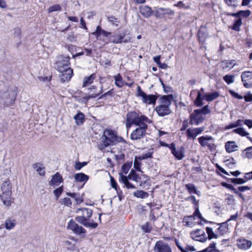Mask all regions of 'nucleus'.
<instances>
[{"instance_id":"nucleus-1","label":"nucleus","mask_w":252,"mask_h":252,"mask_svg":"<svg viewBox=\"0 0 252 252\" xmlns=\"http://www.w3.org/2000/svg\"><path fill=\"white\" fill-rule=\"evenodd\" d=\"M151 123V121L144 115L134 111L128 113L126 115V126L127 128L129 127L132 124L138 126V127L131 134V139L136 140L143 137L148 128L147 124Z\"/></svg>"},{"instance_id":"nucleus-2","label":"nucleus","mask_w":252,"mask_h":252,"mask_svg":"<svg viewBox=\"0 0 252 252\" xmlns=\"http://www.w3.org/2000/svg\"><path fill=\"white\" fill-rule=\"evenodd\" d=\"M102 140L98 145L100 150H102L110 145H116L121 142H125L122 137L117 135L115 132L111 129H106L104 131Z\"/></svg>"},{"instance_id":"nucleus-3","label":"nucleus","mask_w":252,"mask_h":252,"mask_svg":"<svg viewBox=\"0 0 252 252\" xmlns=\"http://www.w3.org/2000/svg\"><path fill=\"white\" fill-rule=\"evenodd\" d=\"M76 213L79 214V216L75 218V221L84 225L86 227L95 228L97 226V223L89 222L93 215V211L91 209L85 208L78 209L76 211Z\"/></svg>"},{"instance_id":"nucleus-4","label":"nucleus","mask_w":252,"mask_h":252,"mask_svg":"<svg viewBox=\"0 0 252 252\" xmlns=\"http://www.w3.org/2000/svg\"><path fill=\"white\" fill-rule=\"evenodd\" d=\"M2 193L0 197L4 205L9 207L11 205L12 187L9 181H4L1 187Z\"/></svg>"},{"instance_id":"nucleus-5","label":"nucleus","mask_w":252,"mask_h":252,"mask_svg":"<svg viewBox=\"0 0 252 252\" xmlns=\"http://www.w3.org/2000/svg\"><path fill=\"white\" fill-rule=\"evenodd\" d=\"M119 181L123 183L127 189H135V186L128 181V179L134 181L136 182H139L141 178L137 174L135 171L131 169L127 176L123 174V173H119Z\"/></svg>"},{"instance_id":"nucleus-6","label":"nucleus","mask_w":252,"mask_h":252,"mask_svg":"<svg viewBox=\"0 0 252 252\" xmlns=\"http://www.w3.org/2000/svg\"><path fill=\"white\" fill-rule=\"evenodd\" d=\"M171 102L167 96H162L160 100V104L157 106L156 110L159 116L169 115L171 111L169 108Z\"/></svg>"},{"instance_id":"nucleus-7","label":"nucleus","mask_w":252,"mask_h":252,"mask_svg":"<svg viewBox=\"0 0 252 252\" xmlns=\"http://www.w3.org/2000/svg\"><path fill=\"white\" fill-rule=\"evenodd\" d=\"M70 57L69 56H59L56 58L55 63V68L59 71L64 69L63 68L66 67L69 64Z\"/></svg>"},{"instance_id":"nucleus-8","label":"nucleus","mask_w":252,"mask_h":252,"mask_svg":"<svg viewBox=\"0 0 252 252\" xmlns=\"http://www.w3.org/2000/svg\"><path fill=\"white\" fill-rule=\"evenodd\" d=\"M137 96L141 97L143 103L148 104H155L156 103L157 97L153 94L147 95L143 92L140 86L137 87Z\"/></svg>"},{"instance_id":"nucleus-9","label":"nucleus","mask_w":252,"mask_h":252,"mask_svg":"<svg viewBox=\"0 0 252 252\" xmlns=\"http://www.w3.org/2000/svg\"><path fill=\"white\" fill-rule=\"evenodd\" d=\"M67 228L78 235H84L86 232V230L82 226L79 225L73 220H70L68 222Z\"/></svg>"},{"instance_id":"nucleus-10","label":"nucleus","mask_w":252,"mask_h":252,"mask_svg":"<svg viewBox=\"0 0 252 252\" xmlns=\"http://www.w3.org/2000/svg\"><path fill=\"white\" fill-rule=\"evenodd\" d=\"M154 250V252H172V249L170 246L161 241L157 242Z\"/></svg>"},{"instance_id":"nucleus-11","label":"nucleus","mask_w":252,"mask_h":252,"mask_svg":"<svg viewBox=\"0 0 252 252\" xmlns=\"http://www.w3.org/2000/svg\"><path fill=\"white\" fill-rule=\"evenodd\" d=\"M204 130V128L203 127L193 128H189L187 129L186 131V136L188 139H195L196 136L201 134Z\"/></svg>"},{"instance_id":"nucleus-12","label":"nucleus","mask_w":252,"mask_h":252,"mask_svg":"<svg viewBox=\"0 0 252 252\" xmlns=\"http://www.w3.org/2000/svg\"><path fill=\"white\" fill-rule=\"evenodd\" d=\"M241 77L245 87L250 88L252 87V71H244Z\"/></svg>"},{"instance_id":"nucleus-13","label":"nucleus","mask_w":252,"mask_h":252,"mask_svg":"<svg viewBox=\"0 0 252 252\" xmlns=\"http://www.w3.org/2000/svg\"><path fill=\"white\" fill-rule=\"evenodd\" d=\"M190 124L191 125H198L201 123L204 120L198 110H194L193 112L190 115Z\"/></svg>"},{"instance_id":"nucleus-14","label":"nucleus","mask_w":252,"mask_h":252,"mask_svg":"<svg viewBox=\"0 0 252 252\" xmlns=\"http://www.w3.org/2000/svg\"><path fill=\"white\" fill-rule=\"evenodd\" d=\"M59 75L61 80L62 82L69 81L72 77L73 74V69L70 67L63 69L60 71Z\"/></svg>"},{"instance_id":"nucleus-15","label":"nucleus","mask_w":252,"mask_h":252,"mask_svg":"<svg viewBox=\"0 0 252 252\" xmlns=\"http://www.w3.org/2000/svg\"><path fill=\"white\" fill-rule=\"evenodd\" d=\"M130 38L129 37L125 38V36L122 34H114L110 37V41L116 44L122 42L127 43L130 42Z\"/></svg>"},{"instance_id":"nucleus-16","label":"nucleus","mask_w":252,"mask_h":252,"mask_svg":"<svg viewBox=\"0 0 252 252\" xmlns=\"http://www.w3.org/2000/svg\"><path fill=\"white\" fill-rule=\"evenodd\" d=\"M237 245L240 249L247 250L251 247L252 242L246 239L240 238L237 240Z\"/></svg>"},{"instance_id":"nucleus-17","label":"nucleus","mask_w":252,"mask_h":252,"mask_svg":"<svg viewBox=\"0 0 252 252\" xmlns=\"http://www.w3.org/2000/svg\"><path fill=\"white\" fill-rule=\"evenodd\" d=\"M237 65L236 61L234 60H225L220 63V66L222 70H229Z\"/></svg>"},{"instance_id":"nucleus-18","label":"nucleus","mask_w":252,"mask_h":252,"mask_svg":"<svg viewBox=\"0 0 252 252\" xmlns=\"http://www.w3.org/2000/svg\"><path fill=\"white\" fill-rule=\"evenodd\" d=\"M171 152L173 155L178 159H182L184 157V148L180 147V149H176L175 145L172 144L171 147Z\"/></svg>"},{"instance_id":"nucleus-19","label":"nucleus","mask_w":252,"mask_h":252,"mask_svg":"<svg viewBox=\"0 0 252 252\" xmlns=\"http://www.w3.org/2000/svg\"><path fill=\"white\" fill-rule=\"evenodd\" d=\"M17 224V221L15 219L8 217L5 220L4 227L8 230H10L15 228Z\"/></svg>"},{"instance_id":"nucleus-20","label":"nucleus","mask_w":252,"mask_h":252,"mask_svg":"<svg viewBox=\"0 0 252 252\" xmlns=\"http://www.w3.org/2000/svg\"><path fill=\"white\" fill-rule=\"evenodd\" d=\"M63 182L62 176L58 172H57L52 176V179L50 182V185L54 187L59 186Z\"/></svg>"},{"instance_id":"nucleus-21","label":"nucleus","mask_w":252,"mask_h":252,"mask_svg":"<svg viewBox=\"0 0 252 252\" xmlns=\"http://www.w3.org/2000/svg\"><path fill=\"white\" fill-rule=\"evenodd\" d=\"M213 138L209 136H203L199 137L198 140L199 143L202 147L207 146L208 148L211 149L212 145L208 143V141L212 140Z\"/></svg>"},{"instance_id":"nucleus-22","label":"nucleus","mask_w":252,"mask_h":252,"mask_svg":"<svg viewBox=\"0 0 252 252\" xmlns=\"http://www.w3.org/2000/svg\"><path fill=\"white\" fill-rule=\"evenodd\" d=\"M218 225H220V226L216 230L217 233L220 235H223L227 232L228 227L227 222L218 223Z\"/></svg>"},{"instance_id":"nucleus-23","label":"nucleus","mask_w":252,"mask_h":252,"mask_svg":"<svg viewBox=\"0 0 252 252\" xmlns=\"http://www.w3.org/2000/svg\"><path fill=\"white\" fill-rule=\"evenodd\" d=\"M139 10L140 13L145 17H150L153 13L151 8L145 5L141 6Z\"/></svg>"},{"instance_id":"nucleus-24","label":"nucleus","mask_w":252,"mask_h":252,"mask_svg":"<svg viewBox=\"0 0 252 252\" xmlns=\"http://www.w3.org/2000/svg\"><path fill=\"white\" fill-rule=\"evenodd\" d=\"M224 14L226 15H231L235 17H239L240 16L247 17L250 16L251 12L249 10L245 11L241 10L237 13H229L228 12H225L224 13Z\"/></svg>"},{"instance_id":"nucleus-25","label":"nucleus","mask_w":252,"mask_h":252,"mask_svg":"<svg viewBox=\"0 0 252 252\" xmlns=\"http://www.w3.org/2000/svg\"><path fill=\"white\" fill-rule=\"evenodd\" d=\"M220 96V93L218 92H215L212 93L205 94L202 96L203 99L207 101H212L217 99Z\"/></svg>"},{"instance_id":"nucleus-26","label":"nucleus","mask_w":252,"mask_h":252,"mask_svg":"<svg viewBox=\"0 0 252 252\" xmlns=\"http://www.w3.org/2000/svg\"><path fill=\"white\" fill-rule=\"evenodd\" d=\"M204 92V90L203 88H201L199 91L198 92L197 97L194 100V104L197 107L201 106L203 103L202 102V94Z\"/></svg>"},{"instance_id":"nucleus-27","label":"nucleus","mask_w":252,"mask_h":252,"mask_svg":"<svg viewBox=\"0 0 252 252\" xmlns=\"http://www.w3.org/2000/svg\"><path fill=\"white\" fill-rule=\"evenodd\" d=\"M74 178L75 181L78 182H86L89 179V176L83 173L75 174L74 175Z\"/></svg>"},{"instance_id":"nucleus-28","label":"nucleus","mask_w":252,"mask_h":252,"mask_svg":"<svg viewBox=\"0 0 252 252\" xmlns=\"http://www.w3.org/2000/svg\"><path fill=\"white\" fill-rule=\"evenodd\" d=\"M95 74L93 73L89 76L85 77L83 79V87H86L91 84L95 78Z\"/></svg>"},{"instance_id":"nucleus-29","label":"nucleus","mask_w":252,"mask_h":252,"mask_svg":"<svg viewBox=\"0 0 252 252\" xmlns=\"http://www.w3.org/2000/svg\"><path fill=\"white\" fill-rule=\"evenodd\" d=\"M225 147L228 153H231L237 150L238 146L233 141H228L225 143Z\"/></svg>"},{"instance_id":"nucleus-30","label":"nucleus","mask_w":252,"mask_h":252,"mask_svg":"<svg viewBox=\"0 0 252 252\" xmlns=\"http://www.w3.org/2000/svg\"><path fill=\"white\" fill-rule=\"evenodd\" d=\"M197 36L200 41L204 42L205 41V39L208 36V34L206 32V29L205 27H201L200 28L198 32Z\"/></svg>"},{"instance_id":"nucleus-31","label":"nucleus","mask_w":252,"mask_h":252,"mask_svg":"<svg viewBox=\"0 0 252 252\" xmlns=\"http://www.w3.org/2000/svg\"><path fill=\"white\" fill-rule=\"evenodd\" d=\"M186 189L188 190V192L190 194L195 193L200 196L201 192L199 191H197L196 189L195 186L192 184H188L185 185Z\"/></svg>"},{"instance_id":"nucleus-32","label":"nucleus","mask_w":252,"mask_h":252,"mask_svg":"<svg viewBox=\"0 0 252 252\" xmlns=\"http://www.w3.org/2000/svg\"><path fill=\"white\" fill-rule=\"evenodd\" d=\"M133 195L137 198L144 199L149 196V193L143 190H138L133 192Z\"/></svg>"},{"instance_id":"nucleus-33","label":"nucleus","mask_w":252,"mask_h":252,"mask_svg":"<svg viewBox=\"0 0 252 252\" xmlns=\"http://www.w3.org/2000/svg\"><path fill=\"white\" fill-rule=\"evenodd\" d=\"M17 93L16 89H14L13 90H11L9 92V101H8L9 104H13L15 100H16L17 97Z\"/></svg>"},{"instance_id":"nucleus-34","label":"nucleus","mask_w":252,"mask_h":252,"mask_svg":"<svg viewBox=\"0 0 252 252\" xmlns=\"http://www.w3.org/2000/svg\"><path fill=\"white\" fill-rule=\"evenodd\" d=\"M33 168L36 170L38 173L41 176H44L45 174V170L44 167L40 163H37L33 165Z\"/></svg>"},{"instance_id":"nucleus-35","label":"nucleus","mask_w":252,"mask_h":252,"mask_svg":"<svg viewBox=\"0 0 252 252\" xmlns=\"http://www.w3.org/2000/svg\"><path fill=\"white\" fill-rule=\"evenodd\" d=\"M237 19L235 21L233 25L230 27V28L236 31H239L240 26L242 24V20L240 17H237Z\"/></svg>"},{"instance_id":"nucleus-36","label":"nucleus","mask_w":252,"mask_h":252,"mask_svg":"<svg viewBox=\"0 0 252 252\" xmlns=\"http://www.w3.org/2000/svg\"><path fill=\"white\" fill-rule=\"evenodd\" d=\"M115 79V85L119 88H122L123 87L124 83L122 76L120 74H118L114 77Z\"/></svg>"},{"instance_id":"nucleus-37","label":"nucleus","mask_w":252,"mask_h":252,"mask_svg":"<svg viewBox=\"0 0 252 252\" xmlns=\"http://www.w3.org/2000/svg\"><path fill=\"white\" fill-rule=\"evenodd\" d=\"M85 116L83 113L79 112L74 116V119L75 120L76 124L79 125L84 123Z\"/></svg>"},{"instance_id":"nucleus-38","label":"nucleus","mask_w":252,"mask_h":252,"mask_svg":"<svg viewBox=\"0 0 252 252\" xmlns=\"http://www.w3.org/2000/svg\"><path fill=\"white\" fill-rule=\"evenodd\" d=\"M163 8H157L153 11L154 15L157 18H163Z\"/></svg>"},{"instance_id":"nucleus-39","label":"nucleus","mask_w":252,"mask_h":252,"mask_svg":"<svg viewBox=\"0 0 252 252\" xmlns=\"http://www.w3.org/2000/svg\"><path fill=\"white\" fill-rule=\"evenodd\" d=\"M206 232L208 234V238L211 240L213 238H217L218 234L214 232L213 229L211 227H207L206 228Z\"/></svg>"},{"instance_id":"nucleus-40","label":"nucleus","mask_w":252,"mask_h":252,"mask_svg":"<svg viewBox=\"0 0 252 252\" xmlns=\"http://www.w3.org/2000/svg\"><path fill=\"white\" fill-rule=\"evenodd\" d=\"M108 22L112 26L118 27L120 23V20L113 16H109L107 18Z\"/></svg>"},{"instance_id":"nucleus-41","label":"nucleus","mask_w":252,"mask_h":252,"mask_svg":"<svg viewBox=\"0 0 252 252\" xmlns=\"http://www.w3.org/2000/svg\"><path fill=\"white\" fill-rule=\"evenodd\" d=\"M195 235V233H193L192 234V239L195 241L204 242L207 240V238L206 237V234L205 233H204V234H202L200 236Z\"/></svg>"},{"instance_id":"nucleus-42","label":"nucleus","mask_w":252,"mask_h":252,"mask_svg":"<svg viewBox=\"0 0 252 252\" xmlns=\"http://www.w3.org/2000/svg\"><path fill=\"white\" fill-rule=\"evenodd\" d=\"M98 96V94H86L85 96L83 97L80 102L84 103H86L91 98H94Z\"/></svg>"},{"instance_id":"nucleus-43","label":"nucleus","mask_w":252,"mask_h":252,"mask_svg":"<svg viewBox=\"0 0 252 252\" xmlns=\"http://www.w3.org/2000/svg\"><path fill=\"white\" fill-rule=\"evenodd\" d=\"M243 124L242 120H238L235 123H231L227 126L225 127L226 129H230L234 127H236L239 126H242Z\"/></svg>"},{"instance_id":"nucleus-44","label":"nucleus","mask_w":252,"mask_h":252,"mask_svg":"<svg viewBox=\"0 0 252 252\" xmlns=\"http://www.w3.org/2000/svg\"><path fill=\"white\" fill-rule=\"evenodd\" d=\"M216 243L215 242L211 243L209 246L204 249L206 252H220L216 248Z\"/></svg>"},{"instance_id":"nucleus-45","label":"nucleus","mask_w":252,"mask_h":252,"mask_svg":"<svg viewBox=\"0 0 252 252\" xmlns=\"http://www.w3.org/2000/svg\"><path fill=\"white\" fill-rule=\"evenodd\" d=\"M233 132L237 133L242 136H247L249 134V133L246 132L242 127L235 129L233 130Z\"/></svg>"},{"instance_id":"nucleus-46","label":"nucleus","mask_w":252,"mask_h":252,"mask_svg":"<svg viewBox=\"0 0 252 252\" xmlns=\"http://www.w3.org/2000/svg\"><path fill=\"white\" fill-rule=\"evenodd\" d=\"M141 228L144 232L149 233L152 229V226L150 222H147L142 225Z\"/></svg>"},{"instance_id":"nucleus-47","label":"nucleus","mask_w":252,"mask_h":252,"mask_svg":"<svg viewBox=\"0 0 252 252\" xmlns=\"http://www.w3.org/2000/svg\"><path fill=\"white\" fill-rule=\"evenodd\" d=\"M223 80L228 84H231L234 81V76L233 75H226L223 77Z\"/></svg>"},{"instance_id":"nucleus-48","label":"nucleus","mask_w":252,"mask_h":252,"mask_svg":"<svg viewBox=\"0 0 252 252\" xmlns=\"http://www.w3.org/2000/svg\"><path fill=\"white\" fill-rule=\"evenodd\" d=\"M163 18L169 17L174 14V11L169 8H163Z\"/></svg>"},{"instance_id":"nucleus-49","label":"nucleus","mask_w":252,"mask_h":252,"mask_svg":"<svg viewBox=\"0 0 252 252\" xmlns=\"http://www.w3.org/2000/svg\"><path fill=\"white\" fill-rule=\"evenodd\" d=\"M138 157H135V159L134 161V167L135 169L141 172V160H139Z\"/></svg>"},{"instance_id":"nucleus-50","label":"nucleus","mask_w":252,"mask_h":252,"mask_svg":"<svg viewBox=\"0 0 252 252\" xmlns=\"http://www.w3.org/2000/svg\"><path fill=\"white\" fill-rule=\"evenodd\" d=\"M61 6L59 4H56L50 6L48 9V11L49 13H51L57 11H61Z\"/></svg>"},{"instance_id":"nucleus-51","label":"nucleus","mask_w":252,"mask_h":252,"mask_svg":"<svg viewBox=\"0 0 252 252\" xmlns=\"http://www.w3.org/2000/svg\"><path fill=\"white\" fill-rule=\"evenodd\" d=\"M193 219L192 216H186L184 218L183 221L186 223L185 225L189 226L191 224Z\"/></svg>"},{"instance_id":"nucleus-52","label":"nucleus","mask_w":252,"mask_h":252,"mask_svg":"<svg viewBox=\"0 0 252 252\" xmlns=\"http://www.w3.org/2000/svg\"><path fill=\"white\" fill-rule=\"evenodd\" d=\"M153 152L149 151L148 152L142 154L141 156L138 157L139 160H143L149 158H152Z\"/></svg>"},{"instance_id":"nucleus-53","label":"nucleus","mask_w":252,"mask_h":252,"mask_svg":"<svg viewBox=\"0 0 252 252\" xmlns=\"http://www.w3.org/2000/svg\"><path fill=\"white\" fill-rule=\"evenodd\" d=\"M230 180L231 183L235 184H243L246 181V180L243 178H231Z\"/></svg>"},{"instance_id":"nucleus-54","label":"nucleus","mask_w":252,"mask_h":252,"mask_svg":"<svg viewBox=\"0 0 252 252\" xmlns=\"http://www.w3.org/2000/svg\"><path fill=\"white\" fill-rule=\"evenodd\" d=\"M199 111V113L201 115H207L210 113V110L208 109V105H206L204 106L202 109H196Z\"/></svg>"},{"instance_id":"nucleus-55","label":"nucleus","mask_w":252,"mask_h":252,"mask_svg":"<svg viewBox=\"0 0 252 252\" xmlns=\"http://www.w3.org/2000/svg\"><path fill=\"white\" fill-rule=\"evenodd\" d=\"M65 246L68 250L74 251L75 250V244H72L71 242L69 241H65L64 242Z\"/></svg>"},{"instance_id":"nucleus-56","label":"nucleus","mask_w":252,"mask_h":252,"mask_svg":"<svg viewBox=\"0 0 252 252\" xmlns=\"http://www.w3.org/2000/svg\"><path fill=\"white\" fill-rule=\"evenodd\" d=\"M63 186H62L60 188H59L54 190L53 193L55 194V195L56 196L57 199H58L59 198V197H60V196L63 192Z\"/></svg>"},{"instance_id":"nucleus-57","label":"nucleus","mask_w":252,"mask_h":252,"mask_svg":"<svg viewBox=\"0 0 252 252\" xmlns=\"http://www.w3.org/2000/svg\"><path fill=\"white\" fill-rule=\"evenodd\" d=\"M224 1L229 6L235 7L238 5V1L237 0H224Z\"/></svg>"},{"instance_id":"nucleus-58","label":"nucleus","mask_w":252,"mask_h":252,"mask_svg":"<svg viewBox=\"0 0 252 252\" xmlns=\"http://www.w3.org/2000/svg\"><path fill=\"white\" fill-rule=\"evenodd\" d=\"M225 201L228 205H230L234 203L235 200L233 195L228 194L227 198L225 199Z\"/></svg>"},{"instance_id":"nucleus-59","label":"nucleus","mask_w":252,"mask_h":252,"mask_svg":"<svg viewBox=\"0 0 252 252\" xmlns=\"http://www.w3.org/2000/svg\"><path fill=\"white\" fill-rule=\"evenodd\" d=\"M186 200L191 201L194 204V207L198 206V201H197L193 195H191L186 198Z\"/></svg>"},{"instance_id":"nucleus-60","label":"nucleus","mask_w":252,"mask_h":252,"mask_svg":"<svg viewBox=\"0 0 252 252\" xmlns=\"http://www.w3.org/2000/svg\"><path fill=\"white\" fill-rule=\"evenodd\" d=\"M130 168V165L129 163H125L122 167V170L125 174H126Z\"/></svg>"},{"instance_id":"nucleus-61","label":"nucleus","mask_w":252,"mask_h":252,"mask_svg":"<svg viewBox=\"0 0 252 252\" xmlns=\"http://www.w3.org/2000/svg\"><path fill=\"white\" fill-rule=\"evenodd\" d=\"M195 250L194 247L192 246L187 245L183 248L182 252H194Z\"/></svg>"},{"instance_id":"nucleus-62","label":"nucleus","mask_w":252,"mask_h":252,"mask_svg":"<svg viewBox=\"0 0 252 252\" xmlns=\"http://www.w3.org/2000/svg\"><path fill=\"white\" fill-rule=\"evenodd\" d=\"M195 208V212H194L193 215L194 216L198 217L200 220L205 221L203 218L202 217L201 214L200 213L199 209H198V206L196 207H194Z\"/></svg>"},{"instance_id":"nucleus-63","label":"nucleus","mask_w":252,"mask_h":252,"mask_svg":"<svg viewBox=\"0 0 252 252\" xmlns=\"http://www.w3.org/2000/svg\"><path fill=\"white\" fill-rule=\"evenodd\" d=\"M246 155L248 158H252V147L246 149Z\"/></svg>"},{"instance_id":"nucleus-64","label":"nucleus","mask_w":252,"mask_h":252,"mask_svg":"<svg viewBox=\"0 0 252 252\" xmlns=\"http://www.w3.org/2000/svg\"><path fill=\"white\" fill-rule=\"evenodd\" d=\"M62 203L66 206H70L71 205V200L68 197H65L63 199Z\"/></svg>"}]
</instances>
